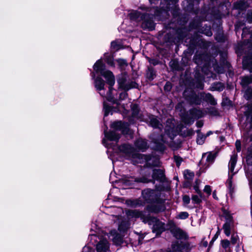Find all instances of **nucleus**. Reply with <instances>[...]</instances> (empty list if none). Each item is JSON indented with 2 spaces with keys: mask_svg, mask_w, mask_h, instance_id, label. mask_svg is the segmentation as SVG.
<instances>
[{
  "mask_svg": "<svg viewBox=\"0 0 252 252\" xmlns=\"http://www.w3.org/2000/svg\"><path fill=\"white\" fill-rule=\"evenodd\" d=\"M152 179L157 180L161 182L165 180L164 172L161 169H155L153 170Z\"/></svg>",
  "mask_w": 252,
  "mask_h": 252,
  "instance_id": "obj_14",
  "label": "nucleus"
},
{
  "mask_svg": "<svg viewBox=\"0 0 252 252\" xmlns=\"http://www.w3.org/2000/svg\"><path fill=\"white\" fill-rule=\"evenodd\" d=\"M111 47L115 50H118L120 49V45L116 41H112L111 44Z\"/></svg>",
  "mask_w": 252,
  "mask_h": 252,
  "instance_id": "obj_37",
  "label": "nucleus"
},
{
  "mask_svg": "<svg viewBox=\"0 0 252 252\" xmlns=\"http://www.w3.org/2000/svg\"><path fill=\"white\" fill-rule=\"evenodd\" d=\"M94 70L96 73H100L106 79L107 83L109 85L108 91L105 93L104 88L105 82L100 77H97L94 81L95 87L98 91L99 94L103 97H105L108 101L113 103H117L114 97V94L116 91L113 89V86L115 84V77L113 73L105 69V64L101 60H98L94 65Z\"/></svg>",
  "mask_w": 252,
  "mask_h": 252,
  "instance_id": "obj_1",
  "label": "nucleus"
},
{
  "mask_svg": "<svg viewBox=\"0 0 252 252\" xmlns=\"http://www.w3.org/2000/svg\"><path fill=\"white\" fill-rule=\"evenodd\" d=\"M189 215L187 212H180L177 217V218L179 219H186L188 218Z\"/></svg>",
  "mask_w": 252,
  "mask_h": 252,
  "instance_id": "obj_33",
  "label": "nucleus"
},
{
  "mask_svg": "<svg viewBox=\"0 0 252 252\" xmlns=\"http://www.w3.org/2000/svg\"><path fill=\"white\" fill-rule=\"evenodd\" d=\"M127 94L126 92L122 93L120 94L119 99L121 100L124 99L127 96Z\"/></svg>",
  "mask_w": 252,
  "mask_h": 252,
  "instance_id": "obj_47",
  "label": "nucleus"
},
{
  "mask_svg": "<svg viewBox=\"0 0 252 252\" xmlns=\"http://www.w3.org/2000/svg\"><path fill=\"white\" fill-rule=\"evenodd\" d=\"M103 110L104 111V117L107 116L111 111L110 107L108 106L105 102L103 103Z\"/></svg>",
  "mask_w": 252,
  "mask_h": 252,
  "instance_id": "obj_32",
  "label": "nucleus"
},
{
  "mask_svg": "<svg viewBox=\"0 0 252 252\" xmlns=\"http://www.w3.org/2000/svg\"><path fill=\"white\" fill-rule=\"evenodd\" d=\"M92 74H92V76H93V78H94V73H92Z\"/></svg>",
  "mask_w": 252,
  "mask_h": 252,
  "instance_id": "obj_62",
  "label": "nucleus"
},
{
  "mask_svg": "<svg viewBox=\"0 0 252 252\" xmlns=\"http://www.w3.org/2000/svg\"><path fill=\"white\" fill-rule=\"evenodd\" d=\"M247 20L249 23H252V11L249 10L247 13Z\"/></svg>",
  "mask_w": 252,
  "mask_h": 252,
  "instance_id": "obj_41",
  "label": "nucleus"
},
{
  "mask_svg": "<svg viewBox=\"0 0 252 252\" xmlns=\"http://www.w3.org/2000/svg\"><path fill=\"white\" fill-rule=\"evenodd\" d=\"M252 83V78L249 76H244L241 78V84L243 86H247Z\"/></svg>",
  "mask_w": 252,
  "mask_h": 252,
  "instance_id": "obj_24",
  "label": "nucleus"
},
{
  "mask_svg": "<svg viewBox=\"0 0 252 252\" xmlns=\"http://www.w3.org/2000/svg\"><path fill=\"white\" fill-rule=\"evenodd\" d=\"M183 201L184 205H188L190 202V198L188 195H185L183 197Z\"/></svg>",
  "mask_w": 252,
  "mask_h": 252,
  "instance_id": "obj_38",
  "label": "nucleus"
},
{
  "mask_svg": "<svg viewBox=\"0 0 252 252\" xmlns=\"http://www.w3.org/2000/svg\"><path fill=\"white\" fill-rule=\"evenodd\" d=\"M179 105H178V106H177V107H176V109H178V108H179Z\"/></svg>",
  "mask_w": 252,
  "mask_h": 252,
  "instance_id": "obj_63",
  "label": "nucleus"
},
{
  "mask_svg": "<svg viewBox=\"0 0 252 252\" xmlns=\"http://www.w3.org/2000/svg\"><path fill=\"white\" fill-rule=\"evenodd\" d=\"M150 210L152 212L158 213L163 211L164 210V207L161 202H158L156 205H152Z\"/></svg>",
  "mask_w": 252,
  "mask_h": 252,
  "instance_id": "obj_23",
  "label": "nucleus"
},
{
  "mask_svg": "<svg viewBox=\"0 0 252 252\" xmlns=\"http://www.w3.org/2000/svg\"><path fill=\"white\" fill-rule=\"evenodd\" d=\"M175 63V61L171 62L170 63V64L171 66H172Z\"/></svg>",
  "mask_w": 252,
  "mask_h": 252,
  "instance_id": "obj_59",
  "label": "nucleus"
},
{
  "mask_svg": "<svg viewBox=\"0 0 252 252\" xmlns=\"http://www.w3.org/2000/svg\"><path fill=\"white\" fill-rule=\"evenodd\" d=\"M128 124L127 123H122L121 121L114 122L111 124V127L115 130H122V132L125 133L127 131ZM105 138L103 139V144L107 148L109 147L107 141H114L118 142L120 138V135L116 131H111L107 132L106 130H104Z\"/></svg>",
  "mask_w": 252,
  "mask_h": 252,
  "instance_id": "obj_5",
  "label": "nucleus"
},
{
  "mask_svg": "<svg viewBox=\"0 0 252 252\" xmlns=\"http://www.w3.org/2000/svg\"><path fill=\"white\" fill-rule=\"evenodd\" d=\"M174 158V161L176 162L177 166L179 167L182 161V158L178 156H175Z\"/></svg>",
  "mask_w": 252,
  "mask_h": 252,
  "instance_id": "obj_36",
  "label": "nucleus"
},
{
  "mask_svg": "<svg viewBox=\"0 0 252 252\" xmlns=\"http://www.w3.org/2000/svg\"><path fill=\"white\" fill-rule=\"evenodd\" d=\"M106 61H107V63H108L109 64H110V65H112H112H113V62L111 61V59H110V60H109V59H106Z\"/></svg>",
  "mask_w": 252,
  "mask_h": 252,
  "instance_id": "obj_53",
  "label": "nucleus"
},
{
  "mask_svg": "<svg viewBox=\"0 0 252 252\" xmlns=\"http://www.w3.org/2000/svg\"><path fill=\"white\" fill-rule=\"evenodd\" d=\"M157 11V8L153 9L147 8L146 13H141L137 11H132L129 14V16L131 20L143 21V24L150 30H152L155 27L153 18L155 16L158 15L156 12Z\"/></svg>",
  "mask_w": 252,
  "mask_h": 252,
  "instance_id": "obj_3",
  "label": "nucleus"
},
{
  "mask_svg": "<svg viewBox=\"0 0 252 252\" xmlns=\"http://www.w3.org/2000/svg\"><path fill=\"white\" fill-rule=\"evenodd\" d=\"M146 223L152 226L153 232L159 234L165 230L164 223L156 218L148 217L146 219Z\"/></svg>",
  "mask_w": 252,
  "mask_h": 252,
  "instance_id": "obj_9",
  "label": "nucleus"
},
{
  "mask_svg": "<svg viewBox=\"0 0 252 252\" xmlns=\"http://www.w3.org/2000/svg\"><path fill=\"white\" fill-rule=\"evenodd\" d=\"M205 99L206 101L212 105H215L217 103L213 96L210 94H207L205 95Z\"/></svg>",
  "mask_w": 252,
  "mask_h": 252,
  "instance_id": "obj_27",
  "label": "nucleus"
},
{
  "mask_svg": "<svg viewBox=\"0 0 252 252\" xmlns=\"http://www.w3.org/2000/svg\"><path fill=\"white\" fill-rule=\"evenodd\" d=\"M248 31V29H243V32L242 33V37H244V36H246V34L247 33V32Z\"/></svg>",
  "mask_w": 252,
  "mask_h": 252,
  "instance_id": "obj_50",
  "label": "nucleus"
},
{
  "mask_svg": "<svg viewBox=\"0 0 252 252\" xmlns=\"http://www.w3.org/2000/svg\"><path fill=\"white\" fill-rule=\"evenodd\" d=\"M251 39V42H252V32L251 33V37H250Z\"/></svg>",
  "mask_w": 252,
  "mask_h": 252,
  "instance_id": "obj_61",
  "label": "nucleus"
},
{
  "mask_svg": "<svg viewBox=\"0 0 252 252\" xmlns=\"http://www.w3.org/2000/svg\"><path fill=\"white\" fill-rule=\"evenodd\" d=\"M171 232L177 239L185 240L188 238L187 234L179 228H173L171 230Z\"/></svg>",
  "mask_w": 252,
  "mask_h": 252,
  "instance_id": "obj_13",
  "label": "nucleus"
},
{
  "mask_svg": "<svg viewBox=\"0 0 252 252\" xmlns=\"http://www.w3.org/2000/svg\"><path fill=\"white\" fill-rule=\"evenodd\" d=\"M204 191H205L206 194L208 195L211 194V190L207 189V190H204Z\"/></svg>",
  "mask_w": 252,
  "mask_h": 252,
  "instance_id": "obj_54",
  "label": "nucleus"
},
{
  "mask_svg": "<svg viewBox=\"0 0 252 252\" xmlns=\"http://www.w3.org/2000/svg\"><path fill=\"white\" fill-rule=\"evenodd\" d=\"M110 180L112 183L116 184H118V186H114L115 188H119L121 186H128L134 185L135 183H147L152 181V179H148L146 177H142L140 178H134L132 177L126 176L119 180H116L115 181L112 180V174L110 175Z\"/></svg>",
  "mask_w": 252,
  "mask_h": 252,
  "instance_id": "obj_6",
  "label": "nucleus"
},
{
  "mask_svg": "<svg viewBox=\"0 0 252 252\" xmlns=\"http://www.w3.org/2000/svg\"><path fill=\"white\" fill-rule=\"evenodd\" d=\"M183 174L184 178L188 180L192 179L194 176V173L189 170H185Z\"/></svg>",
  "mask_w": 252,
  "mask_h": 252,
  "instance_id": "obj_25",
  "label": "nucleus"
},
{
  "mask_svg": "<svg viewBox=\"0 0 252 252\" xmlns=\"http://www.w3.org/2000/svg\"><path fill=\"white\" fill-rule=\"evenodd\" d=\"M175 123L174 119H168L164 128L165 134L164 135H161L158 137H157L154 134L152 136L153 141L155 144V148L156 150L160 151H163L164 150V144L166 142L164 138L165 134L168 135L171 139H173L174 136L176 135L178 133V127L175 126Z\"/></svg>",
  "mask_w": 252,
  "mask_h": 252,
  "instance_id": "obj_2",
  "label": "nucleus"
},
{
  "mask_svg": "<svg viewBox=\"0 0 252 252\" xmlns=\"http://www.w3.org/2000/svg\"><path fill=\"white\" fill-rule=\"evenodd\" d=\"M226 186L228 188L230 189L232 187V183L231 180V177H229L228 179L226 181Z\"/></svg>",
  "mask_w": 252,
  "mask_h": 252,
  "instance_id": "obj_44",
  "label": "nucleus"
},
{
  "mask_svg": "<svg viewBox=\"0 0 252 252\" xmlns=\"http://www.w3.org/2000/svg\"><path fill=\"white\" fill-rule=\"evenodd\" d=\"M202 184H203L201 182L197 180L195 183V185H194V189H198L199 188H202Z\"/></svg>",
  "mask_w": 252,
  "mask_h": 252,
  "instance_id": "obj_40",
  "label": "nucleus"
},
{
  "mask_svg": "<svg viewBox=\"0 0 252 252\" xmlns=\"http://www.w3.org/2000/svg\"><path fill=\"white\" fill-rule=\"evenodd\" d=\"M236 148L237 151L239 152L241 151V142L239 140H237L235 143Z\"/></svg>",
  "mask_w": 252,
  "mask_h": 252,
  "instance_id": "obj_45",
  "label": "nucleus"
},
{
  "mask_svg": "<svg viewBox=\"0 0 252 252\" xmlns=\"http://www.w3.org/2000/svg\"><path fill=\"white\" fill-rule=\"evenodd\" d=\"M213 242H214V240H212L211 241L210 244L213 243Z\"/></svg>",
  "mask_w": 252,
  "mask_h": 252,
  "instance_id": "obj_64",
  "label": "nucleus"
},
{
  "mask_svg": "<svg viewBox=\"0 0 252 252\" xmlns=\"http://www.w3.org/2000/svg\"><path fill=\"white\" fill-rule=\"evenodd\" d=\"M211 187L209 185H205L204 186V189H210Z\"/></svg>",
  "mask_w": 252,
  "mask_h": 252,
  "instance_id": "obj_56",
  "label": "nucleus"
},
{
  "mask_svg": "<svg viewBox=\"0 0 252 252\" xmlns=\"http://www.w3.org/2000/svg\"><path fill=\"white\" fill-rule=\"evenodd\" d=\"M237 155L235 153L233 154L231 157L229 163V170L230 172L232 173V175H234L237 171H234V168L237 162Z\"/></svg>",
  "mask_w": 252,
  "mask_h": 252,
  "instance_id": "obj_15",
  "label": "nucleus"
},
{
  "mask_svg": "<svg viewBox=\"0 0 252 252\" xmlns=\"http://www.w3.org/2000/svg\"><path fill=\"white\" fill-rule=\"evenodd\" d=\"M82 252H94V251L92 250L89 247L85 246L83 248Z\"/></svg>",
  "mask_w": 252,
  "mask_h": 252,
  "instance_id": "obj_46",
  "label": "nucleus"
},
{
  "mask_svg": "<svg viewBox=\"0 0 252 252\" xmlns=\"http://www.w3.org/2000/svg\"><path fill=\"white\" fill-rule=\"evenodd\" d=\"M119 88L127 91L133 88H136L137 84L135 82H128L125 76H123L118 80Z\"/></svg>",
  "mask_w": 252,
  "mask_h": 252,
  "instance_id": "obj_10",
  "label": "nucleus"
},
{
  "mask_svg": "<svg viewBox=\"0 0 252 252\" xmlns=\"http://www.w3.org/2000/svg\"><path fill=\"white\" fill-rule=\"evenodd\" d=\"M196 126L198 127H201L202 126L203 124L201 121H198L196 123Z\"/></svg>",
  "mask_w": 252,
  "mask_h": 252,
  "instance_id": "obj_51",
  "label": "nucleus"
},
{
  "mask_svg": "<svg viewBox=\"0 0 252 252\" xmlns=\"http://www.w3.org/2000/svg\"><path fill=\"white\" fill-rule=\"evenodd\" d=\"M213 197L215 199H218V197L216 196V192L214 191L213 193Z\"/></svg>",
  "mask_w": 252,
  "mask_h": 252,
  "instance_id": "obj_57",
  "label": "nucleus"
},
{
  "mask_svg": "<svg viewBox=\"0 0 252 252\" xmlns=\"http://www.w3.org/2000/svg\"><path fill=\"white\" fill-rule=\"evenodd\" d=\"M249 5V4L245 1V0H241L236 2L234 5V8L235 9L243 10L246 9Z\"/></svg>",
  "mask_w": 252,
  "mask_h": 252,
  "instance_id": "obj_18",
  "label": "nucleus"
},
{
  "mask_svg": "<svg viewBox=\"0 0 252 252\" xmlns=\"http://www.w3.org/2000/svg\"><path fill=\"white\" fill-rule=\"evenodd\" d=\"M241 27V25H240V23H237L236 25H235V30H236V32H237L238 29Z\"/></svg>",
  "mask_w": 252,
  "mask_h": 252,
  "instance_id": "obj_52",
  "label": "nucleus"
},
{
  "mask_svg": "<svg viewBox=\"0 0 252 252\" xmlns=\"http://www.w3.org/2000/svg\"><path fill=\"white\" fill-rule=\"evenodd\" d=\"M121 153L124 154L127 158H137V162H141V159L143 158L147 161H149L147 158V157L144 155H141L136 152L135 150L130 145L127 144H124L121 146L119 148Z\"/></svg>",
  "mask_w": 252,
  "mask_h": 252,
  "instance_id": "obj_7",
  "label": "nucleus"
},
{
  "mask_svg": "<svg viewBox=\"0 0 252 252\" xmlns=\"http://www.w3.org/2000/svg\"><path fill=\"white\" fill-rule=\"evenodd\" d=\"M206 34H207L208 36H211V35L212 34V32H211V31H209V32H207V33H206Z\"/></svg>",
  "mask_w": 252,
  "mask_h": 252,
  "instance_id": "obj_58",
  "label": "nucleus"
},
{
  "mask_svg": "<svg viewBox=\"0 0 252 252\" xmlns=\"http://www.w3.org/2000/svg\"><path fill=\"white\" fill-rule=\"evenodd\" d=\"M243 64L244 66H247V67L250 68V71L251 72H252V67H251V65L250 64H248V59H247V58H245L243 60Z\"/></svg>",
  "mask_w": 252,
  "mask_h": 252,
  "instance_id": "obj_42",
  "label": "nucleus"
},
{
  "mask_svg": "<svg viewBox=\"0 0 252 252\" xmlns=\"http://www.w3.org/2000/svg\"><path fill=\"white\" fill-rule=\"evenodd\" d=\"M132 111V116L134 118H136L137 119H139V117L138 116V106L136 104H133L131 107Z\"/></svg>",
  "mask_w": 252,
  "mask_h": 252,
  "instance_id": "obj_30",
  "label": "nucleus"
},
{
  "mask_svg": "<svg viewBox=\"0 0 252 252\" xmlns=\"http://www.w3.org/2000/svg\"><path fill=\"white\" fill-rule=\"evenodd\" d=\"M249 184L251 188H252V179L250 180Z\"/></svg>",
  "mask_w": 252,
  "mask_h": 252,
  "instance_id": "obj_60",
  "label": "nucleus"
},
{
  "mask_svg": "<svg viewBox=\"0 0 252 252\" xmlns=\"http://www.w3.org/2000/svg\"><path fill=\"white\" fill-rule=\"evenodd\" d=\"M135 146L138 149L142 151L146 150L148 147L147 141L142 139H138L135 142Z\"/></svg>",
  "mask_w": 252,
  "mask_h": 252,
  "instance_id": "obj_17",
  "label": "nucleus"
},
{
  "mask_svg": "<svg viewBox=\"0 0 252 252\" xmlns=\"http://www.w3.org/2000/svg\"><path fill=\"white\" fill-rule=\"evenodd\" d=\"M224 88V86L221 83H214L212 86V90L215 91H221Z\"/></svg>",
  "mask_w": 252,
  "mask_h": 252,
  "instance_id": "obj_29",
  "label": "nucleus"
},
{
  "mask_svg": "<svg viewBox=\"0 0 252 252\" xmlns=\"http://www.w3.org/2000/svg\"><path fill=\"white\" fill-rule=\"evenodd\" d=\"M91 233L90 234L89 237L90 240L92 234H94L97 236L104 235L102 234V232L101 231L100 228L95 223H93L91 224Z\"/></svg>",
  "mask_w": 252,
  "mask_h": 252,
  "instance_id": "obj_16",
  "label": "nucleus"
},
{
  "mask_svg": "<svg viewBox=\"0 0 252 252\" xmlns=\"http://www.w3.org/2000/svg\"><path fill=\"white\" fill-rule=\"evenodd\" d=\"M129 227V223H126L125 222L123 221L119 225V230L121 232H124V231L126 230Z\"/></svg>",
  "mask_w": 252,
  "mask_h": 252,
  "instance_id": "obj_28",
  "label": "nucleus"
},
{
  "mask_svg": "<svg viewBox=\"0 0 252 252\" xmlns=\"http://www.w3.org/2000/svg\"><path fill=\"white\" fill-rule=\"evenodd\" d=\"M127 217L130 219L132 218H140L144 222L146 223V219L148 217H145L143 213L137 210H128L126 212Z\"/></svg>",
  "mask_w": 252,
  "mask_h": 252,
  "instance_id": "obj_11",
  "label": "nucleus"
},
{
  "mask_svg": "<svg viewBox=\"0 0 252 252\" xmlns=\"http://www.w3.org/2000/svg\"><path fill=\"white\" fill-rule=\"evenodd\" d=\"M247 163L249 164H252V157H248L247 158Z\"/></svg>",
  "mask_w": 252,
  "mask_h": 252,
  "instance_id": "obj_49",
  "label": "nucleus"
},
{
  "mask_svg": "<svg viewBox=\"0 0 252 252\" xmlns=\"http://www.w3.org/2000/svg\"><path fill=\"white\" fill-rule=\"evenodd\" d=\"M166 252H182V247L177 243L173 244L171 249Z\"/></svg>",
  "mask_w": 252,
  "mask_h": 252,
  "instance_id": "obj_26",
  "label": "nucleus"
},
{
  "mask_svg": "<svg viewBox=\"0 0 252 252\" xmlns=\"http://www.w3.org/2000/svg\"><path fill=\"white\" fill-rule=\"evenodd\" d=\"M222 215L225 219V222L223 225V229L225 234L229 236L233 230L234 221L229 211L223 209Z\"/></svg>",
  "mask_w": 252,
  "mask_h": 252,
  "instance_id": "obj_8",
  "label": "nucleus"
},
{
  "mask_svg": "<svg viewBox=\"0 0 252 252\" xmlns=\"http://www.w3.org/2000/svg\"><path fill=\"white\" fill-rule=\"evenodd\" d=\"M110 236L107 234H104L103 236H97L94 234H92L91 237V242L92 244L97 242L96 245V249L97 252H107L109 250V244L107 241V238L112 237V239L116 242L121 241L120 236L118 235L116 230H112L110 233Z\"/></svg>",
  "mask_w": 252,
  "mask_h": 252,
  "instance_id": "obj_4",
  "label": "nucleus"
},
{
  "mask_svg": "<svg viewBox=\"0 0 252 252\" xmlns=\"http://www.w3.org/2000/svg\"><path fill=\"white\" fill-rule=\"evenodd\" d=\"M164 90L166 91H170L172 88V86L170 83L167 82L164 86Z\"/></svg>",
  "mask_w": 252,
  "mask_h": 252,
  "instance_id": "obj_43",
  "label": "nucleus"
},
{
  "mask_svg": "<svg viewBox=\"0 0 252 252\" xmlns=\"http://www.w3.org/2000/svg\"><path fill=\"white\" fill-rule=\"evenodd\" d=\"M221 245L223 248H227L230 245V242L227 240H223L221 241Z\"/></svg>",
  "mask_w": 252,
  "mask_h": 252,
  "instance_id": "obj_39",
  "label": "nucleus"
},
{
  "mask_svg": "<svg viewBox=\"0 0 252 252\" xmlns=\"http://www.w3.org/2000/svg\"><path fill=\"white\" fill-rule=\"evenodd\" d=\"M217 152H210L206 153H204L202 155V162H203L204 159H205V165L206 166L208 167L210 164H212L214 161L215 159L217 157Z\"/></svg>",
  "mask_w": 252,
  "mask_h": 252,
  "instance_id": "obj_12",
  "label": "nucleus"
},
{
  "mask_svg": "<svg viewBox=\"0 0 252 252\" xmlns=\"http://www.w3.org/2000/svg\"><path fill=\"white\" fill-rule=\"evenodd\" d=\"M212 133H213V132H212V131H208V132L207 133V134H206V135L205 136H206V137H207V136H208L210 135L211 134H212Z\"/></svg>",
  "mask_w": 252,
  "mask_h": 252,
  "instance_id": "obj_55",
  "label": "nucleus"
},
{
  "mask_svg": "<svg viewBox=\"0 0 252 252\" xmlns=\"http://www.w3.org/2000/svg\"><path fill=\"white\" fill-rule=\"evenodd\" d=\"M238 239V236L236 234L232 233L231 238V242L232 244H235Z\"/></svg>",
  "mask_w": 252,
  "mask_h": 252,
  "instance_id": "obj_35",
  "label": "nucleus"
},
{
  "mask_svg": "<svg viewBox=\"0 0 252 252\" xmlns=\"http://www.w3.org/2000/svg\"><path fill=\"white\" fill-rule=\"evenodd\" d=\"M150 125L153 127L155 128H158L159 129H161V127H162V126L161 124H160L157 119V118L152 116L150 118Z\"/></svg>",
  "mask_w": 252,
  "mask_h": 252,
  "instance_id": "obj_19",
  "label": "nucleus"
},
{
  "mask_svg": "<svg viewBox=\"0 0 252 252\" xmlns=\"http://www.w3.org/2000/svg\"><path fill=\"white\" fill-rule=\"evenodd\" d=\"M126 204L129 207H136L139 206H140L142 203L138 199L135 200H127L126 201Z\"/></svg>",
  "mask_w": 252,
  "mask_h": 252,
  "instance_id": "obj_21",
  "label": "nucleus"
},
{
  "mask_svg": "<svg viewBox=\"0 0 252 252\" xmlns=\"http://www.w3.org/2000/svg\"><path fill=\"white\" fill-rule=\"evenodd\" d=\"M197 137L196 139V142L198 144L202 145L205 141L206 136L200 132V130H197Z\"/></svg>",
  "mask_w": 252,
  "mask_h": 252,
  "instance_id": "obj_22",
  "label": "nucleus"
},
{
  "mask_svg": "<svg viewBox=\"0 0 252 252\" xmlns=\"http://www.w3.org/2000/svg\"><path fill=\"white\" fill-rule=\"evenodd\" d=\"M248 109L245 112V115L247 116V121L250 123V126L252 127V104H249L248 106Z\"/></svg>",
  "mask_w": 252,
  "mask_h": 252,
  "instance_id": "obj_20",
  "label": "nucleus"
},
{
  "mask_svg": "<svg viewBox=\"0 0 252 252\" xmlns=\"http://www.w3.org/2000/svg\"><path fill=\"white\" fill-rule=\"evenodd\" d=\"M201 196L198 195H194L192 196V201L194 203H199L201 202Z\"/></svg>",
  "mask_w": 252,
  "mask_h": 252,
  "instance_id": "obj_34",
  "label": "nucleus"
},
{
  "mask_svg": "<svg viewBox=\"0 0 252 252\" xmlns=\"http://www.w3.org/2000/svg\"><path fill=\"white\" fill-rule=\"evenodd\" d=\"M182 121L185 124L190 125L193 123L194 119L193 117L188 118L187 117H184L182 118Z\"/></svg>",
  "mask_w": 252,
  "mask_h": 252,
  "instance_id": "obj_31",
  "label": "nucleus"
},
{
  "mask_svg": "<svg viewBox=\"0 0 252 252\" xmlns=\"http://www.w3.org/2000/svg\"><path fill=\"white\" fill-rule=\"evenodd\" d=\"M117 62L121 65H123V64H126V62L124 60L119 59V60H117Z\"/></svg>",
  "mask_w": 252,
  "mask_h": 252,
  "instance_id": "obj_48",
  "label": "nucleus"
}]
</instances>
